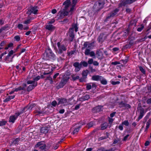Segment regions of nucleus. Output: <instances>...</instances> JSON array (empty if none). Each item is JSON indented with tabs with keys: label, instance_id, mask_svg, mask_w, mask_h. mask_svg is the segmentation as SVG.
Instances as JSON below:
<instances>
[{
	"label": "nucleus",
	"instance_id": "obj_1",
	"mask_svg": "<svg viewBox=\"0 0 151 151\" xmlns=\"http://www.w3.org/2000/svg\"><path fill=\"white\" fill-rule=\"evenodd\" d=\"M34 106V104H31L30 105H28L26 107L23 108L20 112L16 113L14 115L11 116L10 117L9 122L14 123L19 115L25 112V110L26 109H32Z\"/></svg>",
	"mask_w": 151,
	"mask_h": 151
},
{
	"label": "nucleus",
	"instance_id": "obj_2",
	"mask_svg": "<svg viewBox=\"0 0 151 151\" xmlns=\"http://www.w3.org/2000/svg\"><path fill=\"white\" fill-rule=\"evenodd\" d=\"M14 52L13 50H11L8 53V55L4 59V61L7 63L12 62L14 55H12Z\"/></svg>",
	"mask_w": 151,
	"mask_h": 151
},
{
	"label": "nucleus",
	"instance_id": "obj_3",
	"mask_svg": "<svg viewBox=\"0 0 151 151\" xmlns=\"http://www.w3.org/2000/svg\"><path fill=\"white\" fill-rule=\"evenodd\" d=\"M44 55L46 56L47 58H55V55L52 52V50L49 48L47 49L44 53Z\"/></svg>",
	"mask_w": 151,
	"mask_h": 151
},
{
	"label": "nucleus",
	"instance_id": "obj_4",
	"mask_svg": "<svg viewBox=\"0 0 151 151\" xmlns=\"http://www.w3.org/2000/svg\"><path fill=\"white\" fill-rule=\"evenodd\" d=\"M69 78V77L68 76H67L66 77L64 76L63 79L61 80L60 83L58 86V88L59 89L63 88Z\"/></svg>",
	"mask_w": 151,
	"mask_h": 151
},
{
	"label": "nucleus",
	"instance_id": "obj_5",
	"mask_svg": "<svg viewBox=\"0 0 151 151\" xmlns=\"http://www.w3.org/2000/svg\"><path fill=\"white\" fill-rule=\"evenodd\" d=\"M95 43V41H93L91 43H89L88 42H84L83 47L82 48V49L83 50L86 47L92 49L94 47Z\"/></svg>",
	"mask_w": 151,
	"mask_h": 151
},
{
	"label": "nucleus",
	"instance_id": "obj_6",
	"mask_svg": "<svg viewBox=\"0 0 151 151\" xmlns=\"http://www.w3.org/2000/svg\"><path fill=\"white\" fill-rule=\"evenodd\" d=\"M136 0H121L120 3L119 4V7H122V6H125L128 4H131L134 2Z\"/></svg>",
	"mask_w": 151,
	"mask_h": 151
},
{
	"label": "nucleus",
	"instance_id": "obj_7",
	"mask_svg": "<svg viewBox=\"0 0 151 151\" xmlns=\"http://www.w3.org/2000/svg\"><path fill=\"white\" fill-rule=\"evenodd\" d=\"M46 147V145L43 141L38 142L35 146V147H39L40 149L42 150H44Z\"/></svg>",
	"mask_w": 151,
	"mask_h": 151
},
{
	"label": "nucleus",
	"instance_id": "obj_8",
	"mask_svg": "<svg viewBox=\"0 0 151 151\" xmlns=\"http://www.w3.org/2000/svg\"><path fill=\"white\" fill-rule=\"evenodd\" d=\"M58 47V53L59 54H61L63 51H65L66 50L65 47L63 45H61L60 42H58L57 43Z\"/></svg>",
	"mask_w": 151,
	"mask_h": 151
},
{
	"label": "nucleus",
	"instance_id": "obj_9",
	"mask_svg": "<svg viewBox=\"0 0 151 151\" xmlns=\"http://www.w3.org/2000/svg\"><path fill=\"white\" fill-rule=\"evenodd\" d=\"M119 10L118 9H116L115 10L111 12L109 14L108 16L106 17L105 20H104V22L107 21L108 19L110 18L111 17H114L115 16L117 13L119 11Z\"/></svg>",
	"mask_w": 151,
	"mask_h": 151
},
{
	"label": "nucleus",
	"instance_id": "obj_10",
	"mask_svg": "<svg viewBox=\"0 0 151 151\" xmlns=\"http://www.w3.org/2000/svg\"><path fill=\"white\" fill-rule=\"evenodd\" d=\"M68 40L70 42L73 41L75 37V35L73 33V30L72 29H70L68 33Z\"/></svg>",
	"mask_w": 151,
	"mask_h": 151
},
{
	"label": "nucleus",
	"instance_id": "obj_11",
	"mask_svg": "<svg viewBox=\"0 0 151 151\" xmlns=\"http://www.w3.org/2000/svg\"><path fill=\"white\" fill-rule=\"evenodd\" d=\"M57 100L58 101V105L61 104L63 106H65L68 104L67 100L66 99L58 98Z\"/></svg>",
	"mask_w": 151,
	"mask_h": 151
},
{
	"label": "nucleus",
	"instance_id": "obj_12",
	"mask_svg": "<svg viewBox=\"0 0 151 151\" xmlns=\"http://www.w3.org/2000/svg\"><path fill=\"white\" fill-rule=\"evenodd\" d=\"M92 78L93 80L94 81H100L101 83L102 84H104V80L103 78V77L101 76L98 75L93 76H92Z\"/></svg>",
	"mask_w": 151,
	"mask_h": 151
},
{
	"label": "nucleus",
	"instance_id": "obj_13",
	"mask_svg": "<svg viewBox=\"0 0 151 151\" xmlns=\"http://www.w3.org/2000/svg\"><path fill=\"white\" fill-rule=\"evenodd\" d=\"M104 52V50L103 48L100 49L96 52V55L99 58H103V54Z\"/></svg>",
	"mask_w": 151,
	"mask_h": 151
},
{
	"label": "nucleus",
	"instance_id": "obj_14",
	"mask_svg": "<svg viewBox=\"0 0 151 151\" xmlns=\"http://www.w3.org/2000/svg\"><path fill=\"white\" fill-rule=\"evenodd\" d=\"M103 106H99L93 108L92 109V111L93 113H96L99 112L102 109Z\"/></svg>",
	"mask_w": 151,
	"mask_h": 151
},
{
	"label": "nucleus",
	"instance_id": "obj_15",
	"mask_svg": "<svg viewBox=\"0 0 151 151\" xmlns=\"http://www.w3.org/2000/svg\"><path fill=\"white\" fill-rule=\"evenodd\" d=\"M37 6L32 7L27 13H28L29 12L30 14L33 13L34 14H37V12L38 11V9H37Z\"/></svg>",
	"mask_w": 151,
	"mask_h": 151
},
{
	"label": "nucleus",
	"instance_id": "obj_16",
	"mask_svg": "<svg viewBox=\"0 0 151 151\" xmlns=\"http://www.w3.org/2000/svg\"><path fill=\"white\" fill-rule=\"evenodd\" d=\"M73 66L75 68V70L76 72L79 71L81 67L79 63L78 62H75L73 64Z\"/></svg>",
	"mask_w": 151,
	"mask_h": 151
},
{
	"label": "nucleus",
	"instance_id": "obj_17",
	"mask_svg": "<svg viewBox=\"0 0 151 151\" xmlns=\"http://www.w3.org/2000/svg\"><path fill=\"white\" fill-rule=\"evenodd\" d=\"M138 110L139 111L140 114L138 117V119L139 120L142 118L143 116L144 113V109L141 106L138 109Z\"/></svg>",
	"mask_w": 151,
	"mask_h": 151
},
{
	"label": "nucleus",
	"instance_id": "obj_18",
	"mask_svg": "<svg viewBox=\"0 0 151 151\" xmlns=\"http://www.w3.org/2000/svg\"><path fill=\"white\" fill-rule=\"evenodd\" d=\"M18 28L20 30H27L29 29V27L28 26H24L22 24H19L17 25Z\"/></svg>",
	"mask_w": 151,
	"mask_h": 151
},
{
	"label": "nucleus",
	"instance_id": "obj_19",
	"mask_svg": "<svg viewBox=\"0 0 151 151\" xmlns=\"http://www.w3.org/2000/svg\"><path fill=\"white\" fill-rule=\"evenodd\" d=\"M49 130V128L47 127H42L40 129L41 132L44 134L47 133Z\"/></svg>",
	"mask_w": 151,
	"mask_h": 151
},
{
	"label": "nucleus",
	"instance_id": "obj_20",
	"mask_svg": "<svg viewBox=\"0 0 151 151\" xmlns=\"http://www.w3.org/2000/svg\"><path fill=\"white\" fill-rule=\"evenodd\" d=\"M99 43L102 44L104 41V34L103 33L101 34L98 39Z\"/></svg>",
	"mask_w": 151,
	"mask_h": 151
},
{
	"label": "nucleus",
	"instance_id": "obj_21",
	"mask_svg": "<svg viewBox=\"0 0 151 151\" xmlns=\"http://www.w3.org/2000/svg\"><path fill=\"white\" fill-rule=\"evenodd\" d=\"M45 28L49 30L53 31L55 29V27L52 25L48 24L46 25Z\"/></svg>",
	"mask_w": 151,
	"mask_h": 151
},
{
	"label": "nucleus",
	"instance_id": "obj_22",
	"mask_svg": "<svg viewBox=\"0 0 151 151\" xmlns=\"http://www.w3.org/2000/svg\"><path fill=\"white\" fill-rule=\"evenodd\" d=\"M90 98V96L88 94H86L79 98V100L81 101L87 100Z\"/></svg>",
	"mask_w": 151,
	"mask_h": 151
},
{
	"label": "nucleus",
	"instance_id": "obj_23",
	"mask_svg": "<svg viewBox=\"0 0 151 151\" xmlns=\"http://www.w3.org/2000/svg\"><path fill=\"white\" fill-rule=\"evenodd\" d=\"M37 83H34L32 85H29L27 88V91H31L37 86Z\"/></svg>",
	"mask_w": 151,
	"mask_h": 151
},
{
	"label": "nucleus",
	"instance_id": "obj_24",
	"mask_svg": "<svg viewBox=\"0 0 151 151\" xmlns=\"http://www.w3.org/2000/svg\"><path fill=\"white\" fill-rule=\"evenodd\" d=\"M70 4V0H66L63 4L65 8H67Z\"/></svg>",
	"mask_w": 151,
	"mask_h": 151
},
{
	"label": "nucleus",
	"instance_id": "obj_25",
	"mask_svg": "<svg viewBox=\"0 0 151 151\" xmlns=\"http://www.w3.org/2000/svg\"><path fill=\"white\" fill-rule=\"evenodd\" d=\"M99 8H102L104 5V0H99Z\"/></svg>",
	"mask_w": 151,
	"mask_h": 151
},
{
	"label": "nucleus",
	"instance_id": "obj_26",
	"mask_svg": "<svg viewBox=\"0 0 151 151\" xmlns=\"http://www.w3.org/2000/svg\"><path fill=\"white\" fill-rule=\"evenodd\" d=\"M27 86L26 84L25 83H23L22 84V86L19 87L17 88L18 89H19V91H22V90H25V88Z\"/></svg>",
	"mask_w": 151,
	"mask_h": 151
},
{
	"label": "nucleus",
	"instance_id": "obj_27",
	"mask_svg": "<svg viewBox=\"0 0 151 151\" xmlns=\"http://www.w3.org/2000/svg\"><path fill=\"white\" fill-rule=\"evenodd\" d=\"M88 73V71L87 70L83 71L82 73V76L84 79L86 78Z\"/></svg>",
	"mask_w": 151,
	"mask_h": 151
},
{
	"label": "nucleus",
	"instance_id": "obj_28",
	"mask_svg": "<svg viewBox=\"0 0 151 151\" xmlns=\"http://www.w3.org/2000/svg\"><path fill=\"white\" fill-rule=\"evenodd\" d=\"M86 50L85 51L84 53L85 55H89V53L91 52V51L90 49L87 47L86 48Z\"/></svg>",
	"mask_w": 151,
	"mask_h": 151
},
{
	"label": "nucleus",
	"instance_id": "obj_29",
	"mask_svg": "<svg viewBox=\"0 0 151 151\" xmlns=\"http://www.w3.org/2000/svg\"><path fill=\"white\" fill-rule=\"evenodd\" d=\"M72 79L73 81H75L77 79H78L79 78V76H76V75L74 74H73L71 76Z\"/></svg>",
	"mask_w": 151,
	"mask_h": 151
},
{
	"label": "nucleus",
	"instance_id": "obj_30",
	"mask_svg": "<svg viewBox=\"0 0 151 151\" xmlns=\"http://www.w3.org/2000/svg\"><path fill=\"white\" fill-rule=\"evenodd\" d=\"M79 64H80L81 67L82 65H83V66L85 67H86L88 66V63L87 62L85 61H82Z\"/></svg>",
	"mask_w": 151,
	"mask_h": 151
},
{
	"label": "nucleus",
	"instance_id": "obj_31",
	"mask_svg": "<svg viewBox=\"0 0 151 151\" xmlns=\"http://www.w3.org/2000/svg\"><path fill=\"white\" fill-rule=\"evenodd\" d=\"M68 12L66 11L62 12H61V16H67L68 15Z\"/></svg>",
	"mask_w": 151,
	"mask_h": 151
},
{
	"label": "nucleus",
	"instance_id": "obj_32",
	"mask_svg": "<svg viewBox=\"0 0 151 151\" xmlns=\"http://www.w3.org/2000/svg\"><path fill=\"white\" fill-rule=\"evenodd\" d=\"M19 89H18L17 88H14L9 93L10 94H11L15 92H17L19 91Z\"/></svg>",
	"mask_w": 151,
	"mask_h": 151
},
{
	"label": "nucleus",
	"instance_id": "obj_33",
	"mask_svg": "<svg viewBox=\"0 0 151 151\" xmlns=\"http://www.w3.org/2000/svg\"><path fill=\"white\" fill-rule=\"evenodd\" d=\"M134 37H132L129 39V44H130V45L132 46L134 44Z\"/></svg>",
	"mask_w": 151,
	"mask_h": 151
},
{
	"label": "nucleus",
	"instance_id": "obj_34",
	"mask_svg": "<svg viewBox=\"0 0 151 151\" xmlns=\"http://www.w3.org/2000/svg\"><path fill=\"white\" fill-rule=\"evenodd\" d=\"M81 126H79V127L76 128L73 132V134H74L78 132L79 131L80 128H81Z\"/></svg>",
	"mask_w": 151,
	"mask_h": 151
},
{
	"label": "nucleus",
	"instance_id": "obj_35",
	"mask_svg": "<svg viewBox=\"0 0 151 151\" xmlns=\"http://www.w3.org/2000/svg\"><path fill=\"white\" fill-rule=\"evenodd\" d=\"M125 104H126L123 103L122 101L120 102H119V106L121 108L122 107H124L125 105Z\"/></svg>",
	"mask_w": 151,
	"mask_h": 151
},
{
	"label": "nucleus",
	"instance_id": "obj_36",
	"mask_svg": "<svg viewBox=\"0 0 151 151\" xmlns=\"http://www.w3.org/2000/svg\"><path fill=\"white\" fill-rule=\"evenodd\" d=\"M139 68L141 72H142L144 74H145V71L142 66H139Z\"/></svg>",
	"mask_w": 151,
	"mask_h": 151
},
{
	"label": "nucleus",
	"instance_id": "obj_37",
	"mask_svg": "<svg viewBox=\"0 0 151 151\" xmlns=\"http://www.w3.org/2000/svg\"><path fill=\"white\" fill-rule=\"evenodd\" d=\"M94 125V122H91L88 124V128H89L92 127Z\"/></svg>",
	"mask_w": 151,
	"mask_h": 151
},
{
	"label": "nucleus",
	"instance_id": "obj_38",
	"mask_svg": "<svg viewBox=\"0 0 151 151\" xmlns=\"http://www.w3.org/2000/svg\"><path fill=\"white\" fill-rule=\"evenodd\" d=\"M122 124L125 125L126 126H128L129 125V123L128 120H125L122 122Z\"/></svg>",
	"mask_w": 151,
	"mask_h": 151
},
{
	"label": "nucleus",
	"instance_id": "obj_39",
	"mask_svg": "<svg viewBox=\"0 0 151 151\" xmlns=\"http://www.w3.org/2000/svg\"><path fill=\"white\" fill-rule=\"evenodd\" d=\"M47 79L50 81L51 84L53 83V81L52 78L50 76L47 77Z\"/></svg>",
	"mask_w": 151,
	"mask_h": 151
},
{
	"label": "nucleus",
	"instance_id": "obj_40",
	"mask_svg": "<svg viewBox=\"0 0 151 151\" xmlns=\"http://www.w3.org/2000/svg\"><path fill=\"white\" fill-rule=\"evenodd\" d=\"M113 121L114 119H113L109 118V124H110L109 126V128H110L111 127V124H112Z\"/></svg>",
	"mask_w": 151,
	"mask_h": 151
},
{
	"label": "nucleus",
	"instance_id": "obj_41",
	"mask_svg": "<svg viewBox=\"0 0 151 151\" xmlns=\"http://www.w3.org/2000/svg\"><path fill=\"white\" fill-rule=\"evenodd\" d=\"M6 122L4 120L0 121V126L5 125Z\"/></svg>",
	"mask_w": 151,
	"mask_h": 151
},
{
	"label": "nucleus",
	"instance_id": "obj_42",
	"mask_svg": "<svg viewBox=\"0 0 151 151\" xmlns=\"http://www.w3.org/2000/svg\"><path fill=\"white\" fill-rule=\"evenodd\" d=\"M31 22V21L30 20V19H28L24 22V23L25 24H29Z\"/></svg>",
	"mask_w": 151,
	"mask_h": 151
},
{
	"label": "nucleus",
	"instance_id": "obj_43",
	"mask_svg": "<svg viewBox=\"0 0 151 151\" xmlns=\"http://www.w3.org/2000/svg\"><path fill=\"white\" fill-rule=\"evenodd\" d=\"M59 75V73H55L53 76V79L55 81L56 80V78L58 77V76Z\"/></svg>",
	"mask_w": 151,
	"mask_h": 151
},
{
	"label": "nucleus",
	"instance_id": "obj_44",
	"mask_svg": "<svg viewBox=\"0 0 151 151\" xmlns=\"http://www.w3.org/2000/svg\"><path fill=\"white\" fill-rule=\"evenodd\" d=\"M144 28V26L143 25H141V27L138 28L137 31L139 32L141 31Z\"/></svg>",
	"mask_w": 151,
	"mask_h": 151
},
{
	"label": "nucleus",
	"instance_id": "obj_45",
	"mask_svg": "<svg viewBox=\"0 0 151 151\" xmlns=\"http://www.w3.org/2000/svg\"><path fill=\"white\" fill-rule=\"evenodd\" d=\"M120 83V82L119 81H112L111 82V83L113 85H115L116 84H119Z\"/></svg>",
	"mask_w": 151,
	"mask_h": 151
},
{
	"label": "nucleus",
	"instance_id": "obj_46",
	"mask_svg": "<svg viewBox=\"0 0 151 151\" xmlns=\"http://www.w3.org/2000/svg\"><path fill=\"white\" fill-rule=\"evenodd\" d=\"M75 6V5H73L72 7L70 8L69 12H70L71 14L72 13V12L74 9Z\"/></svg>",
	"mask_w": 151,
	"mask_h": 151
},
{
	"label": "nucleus",
	"instance_id": "obj_47",
	"mask_svg": "<svg viewBox=\"0 0 151 151\" xmlns=\"http://www.w3.org/2000/svg\"><path fill=\"white\" fill-rule=\"evenodd\" d=\"M14 38L17 41H19L20 40V37L19 36H15Z\"/></svg>",
	"mask_w": 151,
	"mask_h": 151
},
{
	"label": "nucleus",
	"instance_id": "obj_48",
	"mask_svg": "<svg viewBox=\"0 0 151 151\" xmlns=\"http://www.w3.org/2000/svg\"><path fill=\"white\" fill-rule=\"evenodd\" d=\"M89 55L91 57H93L95 56V53L93 51H91L89 53Z\"/></svg>",
	"mask_w": 151,
	"mask_h": 151
},
{
	"label": "nucleus",
	"instance_id": "obj_49",
	"mask_svg": "<svg viewBox=\"0 0 151 151\" xmlns=\"http://www.w3.org/2000/svg\"><path fill=\"white\" fill-rule=\"evenodd\" d=\"M93 63V60L92 59H89V60L88 61V64H91Z\"/></svg>",
	"mask_w": 151,
	"mask_h": 151
},
{
	"label": "nucleus",
	"instance_id": "obj_50",
	"mask_svg": "<svg viewBox=\"0 0 151 151\" xmlns=\"http://www.w3.org/2000/svg\"><path fill=\"white\" fill-rule=\"evenodd\" d=\"M52 69H51V71L50 72H45L43 73V75H48L49 74H52Z\"/></svg>",
	"mask_w": 151,
	"mask_h": 151
},
{
	"label": "nucleus",
	"instance_id": "obj_51",
	"mask_svg": "<svg viewBox=\"0 0 151 151\" xmlns=\"http://www.w3.org/2000/svg\"><path fill=\"white\" fill-rule=\"evenodd\" d=\"M19 139H18L17 138L15 139L13 141V143L14 144H17L18 143V142L19 141Z\"/></svg>",
	"mask_w": 151,
	"mask_h": 151
},
{
	"label": "nucleus",
	"instance_id": "obj_52",
	"mask_svg": "<svg viewBox=\"0 0 151 151\" xmlns=\"http://www.w3.org/2000/svg\"><path fill=\"white\" fill-rule=\"evenodd\" d=\"M40 79V77L39 76H38L36 77L35 78H34V82L35 81H37L38 80H39Z\"/></svg>",
	"mask_w": 151,
	"mask_h": 151
},
{
	"label": "nucleus",
	"instance_id": "obj_53",
	"mask_svg": "<svg viewBox=\"0 0 151 151\" xmlns=\"http://www.w3.org/2000/svg\"><path fill=\"white\" fill-rule=\"evenodd\" d=\"M125 59V60H121V61L123 62V63L124 64H125L127 62L128 60V58L127 57Z\"/></svg>",
	"mask_w": 151,
	"mask_h": 151
},
{
	"label": "nucleus",
	"instance_id": "obj_54",
	"mask_svg": "<svg viewBox=\"0 0 151 151\" xmlns=\"http://www.w3.org/2000/svg\"><path fill=\"white\" fill-rule=\"evenodd\" d=\"M57 104V103L55 101H54L51 103V104L53 106H55Z\"/></svg>",
	"mask_w": 151,
	"mask_h": 151
},
{
	"label": "nucleus",
	"instance_id": "obj_55",
	"mask_svg": "<svg viewBox=\"0 0 151 151\" xmlns=\"http://www.w3.org/2000/svg\"><path fill=\"white\" fill-rule=\"evenodd\" d=\"M27 84H33L34 83H35L34 82V81H27Z\"/></svg>",
	"mask_w": 151,
	"mask_h": 151
},
{
	"label": "nucleus",
	"instance_id": "obj_56",
	"mask_svg": "<svg viewBox=\"0 0 151 151\" xmlns=\"http://www.w3.org/2000/svg\"><path fill=\"white\" fill-rule=\"evenodd\" d=\"M112 65H117V64H120V63L118 61H115L114 62H112L111 63Z\"/></svg>",
	"mask_w": 151,
	"mask_h": 151
},
{
	"label": "nucleus",
	"instance_id": "obj_57",
	"mask_svg": "<svg viewBox=\"0 0 151 151\" xmlns=\"http://www.w3.org/2000/svg\"><path fill=\"white\" fill-rule=\"evenodd\" d=\"M86 88L87 90H89L91 89V85H90L88 84L86 86Z\"/></svg>",
	"mask_w": 151,
	"mask_h": 151
},
{
	"label": "nucleus",
	"instance_id": "obj_58",
	"mask_svg": "<svg viewBox=\"0 0 151 151\" xmlns=\"http://www.w3.org/2000/svg\"><path fill=\"white\" fill-rule=\"evenodd\" d=\"M129 136V134H127V135H126L124 138H123V140L124 141H126V140H127V139L128 137Z\"/></svg>",
	"mask_w": 151,
	"mask_h": 151
},
{
	"label": "nucleus",
	"instance_id": "obj_59",
	"mask_svg": "<svg viewBox=\"0 0 151 151\" xmlns=\"http://www.w3.org/2000/svg\"><path fill=\"white\" fill-rule=\"evenodd\" d=\"M11 99H10L9 96L8 97H7L5 99H4V102H7L9 101Z\"/></svg>",
	"mask_w": 151,
	"mask_h": 151
},
{
	"label": "nucleus",
	"instance_id": "obj_60",
	"mask_svg": "<svg viewBox=\"0 0 151 151\" xmlns=\"http://www.w3.org/2000/svg\"><path fill=\"white\" fill-rule=\"evenodd\" d=\"M6 44V42L3 41L0 44V45L1 46H3L5 45Z\"/></svg>",
	"mask_w": 151,
	"mask_h": 151
},
{
	"label": "nucleus",
	"instance_id": "obj_61",
	"mask_svg": "<svg viewBox=\"0 0 151 151\" xmlns=\"http://www.w3.org/2000/svg\"><path fill=\"white\" fill-rule=\"evenodd\" d=\"M80 104H78V105H77L76 106H75V110H78V109H79L80 108Z\"/></svg>",
	"mask_w": 151,
	"mask_h": 151
},
{
	"label": "nucleus",
	"instance_id": "obj_62",
	"mask_svg": "<svg viewBox=\"0 0 151 151\" xmlns=\"http://www.w3.org/2000/svg\"><path fill=\"white\" fill-rule=\"evenodd\" d=\"M146 102L148 104H151V98L148 99L146 101Z\"/></svg>",
	"mask_w": 151,
	"mask_h": 151
},
{
	"label": "nucleus",
	"instance_id": "obj_63",
	"mask_svg": "<svg viewBox=\"0 0 151 151\" xmlns=\"http://www.w3.org/2000/svg\"><path fill=\"white\" fill-rule=\"evenodd\" d=\"M150 142L149 141H147L145 144V146H147L150 144Z\"/></svg>",
	"mask_w": 151,
	"mask_h": 151
},
{
	"label": "nucleus",
	"instance_id": "obj_64",
	"mask_svg": "<svg viewBox=\"0 0 151 151\" xmlns=\"http://www.w3.org/2000/svg\"><path fill=\"white\" fill-rule=\"evenodd\" d=\"M104 148L103 147H101L99 148L97 150V151H104Z\"/></svg>",
	"mask_w": 151,
	"mask_h": 151
}]
</instances>
